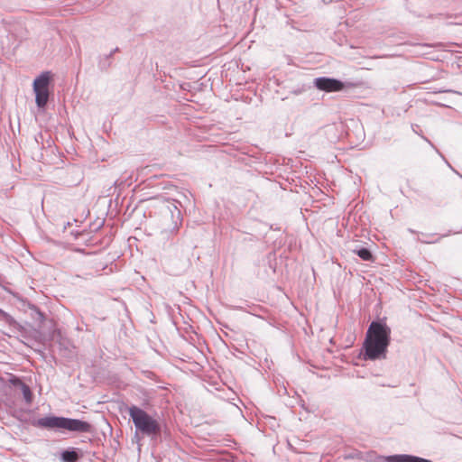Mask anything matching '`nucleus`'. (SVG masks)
I'll list each match as a JSON object with an SVG mask.
<instances>
[{
	"label": "nucleus",
	"instance_id": "nucleus-1",
	"mask_svg": "<svg viewBox=\"0 0 462 462\" xmlns=\"http://www.w3.org/2000/svg\"><path fill=\"white\" fill-rule=\"evenodd\" d=\"M391 342V328L383 320L372 321L364 342V359L380 360L386 358Z\"/></svg>",
	"mask_w": 462,
	"mask_h": 462
},
{
	"label": "nucleus",
	"instance_id": "nucleus-2",
	"mask_svg": "<svg viewBox=\"0 0 462 462\" xmlns=\"http://www.w3.org/2000/svg\"><path fill=\"white\" fill-rule=\"evenodd\" d=\"M32 425L41 429H60L80 433L92 431V425L88 421L58 416H46L34 420L32 421Z\"/></svg>",
	"mask_w": 462,
	"mask_h": 462
},
{
	"label": "nucleus",
	"instance_id": "nucleus-3",
	"mask_svg": "<svg viewBox=\"0 0 462 462\" xmlns=\"http://www.w3.org/2000/svg\"><path fill=\"white\" fill-rule=\"evenodd\" d=\"M128 413L134 424L136 431H140L143 435L152 438L161 434L162 430L160 423L143 409L132 405L128 408Z\"/></svg>",
	"mask_w": 462,
	"mask_h": 462
},
{
	"label": "nucleus",
	"instance_id": "nucleus-4",
	"mask_svg": "<svg viewBox=\"0 0 462 462\" xmlns=\"http://www.w3.org/2000/svg\"><path fill=\"white\" fill-rule=\"evenodd\" d=\"M51 72L45 71L38 76L32 84L35 93V102L39 108H44L49 101Z\"/></svg>",
	"mask_w": 462,
	"mask_h": 462
},
{
	"label": "nucleus",
	"instance_id": "nucleus-5",
	"mask_svg": "<svg viewBox=\"0 0 462 462\" xmlns=\"http://www.w3.org/2000/svg\"><path fill=\"white\" fill-rule=\"evenodd\" d=\"M314 86L322 91L336 92L344 88L345 85L342 81L327 77H320L314 79Z\"/></svg>",
	"mask_w": 462,
	"mask_h": 462
},
{
	"label": "nucleus",
	"instance_id": "nucleus-6",
	"mask_svg": "<svg viewBox=\"0 0 462 462\" xmlns=\"http://www.w3.org/2000/svg\"><path fill=\"white\" fill-rule=\"evenodd\" d=\"M81 455L79 450L75 448L65 449L61 452L60 457L63 462H78Z\"/></svg>",
	"mask_w": 462,
	"mask_h": 462
},
{
	"label": "nucleus",
	"instance_id": "nucleus-7",
	"mask_svg": "<svg viewBox=\"0 0 462 462\" xmlns=\"http://www.w3.org/2000/svg\"><path fill=\"white\" fill-rule=\"evenodd\" d=\"M353 252L355 254H356L364 261H369V262L374 261V255L368 248L360 247V248L354 249Z\"/></svg>",
	"mask_w": 462,
	"mask_h": 462
},
{
	"label": "nucleus",
	"instance_id": "nucleus-8",
	"mask_svg": "<svg viewBox=\"0 0 462 462\" xmlns=\"http://www.w3.org/2000/svg\"><path fill=\"white\" fill-rule=\"evenodd\" d=\"M112 65V54H106L98 58V68L102 71H106Z\"/></svg>",
	"mask_w": 462,
	"mask_h": 462
},
{
	"label": "nucleus",
	"instance_id": "nucleus-9",
	"mask_svg": "<svg viewBox=\"0 0 462 462\" xmlns=\"http://www.w3.org/2000/svg\"><path fill=\"white\" fill-rule=\"evenodd\" d=\"M19 390L22 392L23 399L27 404H31L32 402V393L29 385L26 383L23 384Z\"/></svg>",
	"mask_w": 462,
	"mask_h": 462
},
{
	"label": "nucleus",
	"instance_id": "nucleus-10",
	"mask_svg": "<svg viewBox=\"0 0 462 462\" xmlns=\"http://www.w3.org/2000/svg\"><path fill=\"white\" fill-rule=\"evenodd\" d=\"M30 310L32 311V313L35 315V319L40 321V322H43L44 319H45V316L44 314L40 310V309L38 307H36L35 305H32L30 307Z\"/></svg>",
	"mask_w": 462,
	"mask_h": 462
},
{
	"label": "nucleus",
	"instance_id": "nucleus-11",
	"mask_svg": "<svg viewBox=\"0 0 462 462\" xmlns=\"http://www.w3.org/2000/svg\"><path fill=\"white\" fill-rule=\"evenodd\" d=\"M8 382L12 386H14L17 389L21 388L22 385L24 384V383L19 377H17L15 375H11Z\"/></svg>",
	"mask_w": 462,
	"mask_h": 462
},
{
	"label": "nucleus",
	"instance_id": "nucleus-12",
	"mask_svg": "<svg viewBox=\"0 0 462 462\" xmlns=\"http://www.w3.org/2000/svg\"><path fill=\"white\" fill-rule=\"evenodd\" d=\"M180 212L178 211L177 212V219L178 221H175L174 222V226H173V230H177L179 228V225L180 224Z\"/></svg>",
	"mask_w": 462,
	"mask_h": 462
},
{
	"label": "nucleus",
	"instance_id": "nucleus-13",
	"mask_svg": "<svg viewBox=\"0 0 462 462\" xmlns=\"http://www.w3.org/2000/svg\"><path fill=\"white\" fill-rule=\"evenodd\" d=\"M118 51H119V48H118V47H116L114 50H112V51H110V53H109V54H112V56H113L116 52H118Z\"/></svg>",
	"mask_w": 462,
	"mask_h": 462
},
{
	"label": "nucleus",
	"instance_id": "nucleus-14",
	"mask_svg": "<svg viewBox=\"0 0 462 462\" xmlns=\"http://www.w3.org/2000/svg\"><path fill=\"white\" fill-rule=\"evenodd\" d=\"M418 241L421 242V243H431V241L430 240H427V239H420V238H418Z\"/></svg>",
	"mask_w": 462,
	"mask_h": 462
},
{
	"label": "nucleus",
	"instance_id": "nucleus-15",
	"mask_svg": "<svg viewBox=\"0 0 462 462\" xmlns=\"http://www.w3.org/2000/svg\"><path fill=\"white\" fill-rule=\"evenodd\" d=\"M6 321L9 322L10 324L14 321L13 318L10 317V316H7L6 318Z\"/></svg>",
	"mask_w": 462,
	"mask_h": 462
},
{
	"label": "nucleus",
	"instance_id": "nucleus-16",
	"mask_svg": "<svg viewBox=\"0 0 462 462\" xmlns=\"http://www.w3.org/2000/svg\"><path fill=\"white\" fill-rule=\"evenodd\" d=\"M409 232L412 233V234H415L416 231H414L413 229H409Z\"/></svg>",
	"mask_w": 462,
	"mask_h": 462
}]
</instances>
